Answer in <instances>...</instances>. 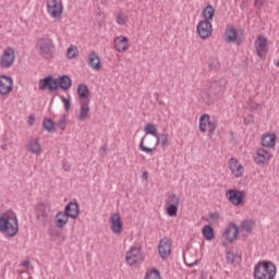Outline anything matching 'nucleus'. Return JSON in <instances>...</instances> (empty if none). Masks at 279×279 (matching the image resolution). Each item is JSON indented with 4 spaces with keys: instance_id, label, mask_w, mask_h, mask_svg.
Masks as SVG:
<instances>
[{
    "instance_id": "30",
    "label": "nucleus",
    "mask_w": 279,
    "mask_h": 279,
    "mask_svg": "<svg viewBox=\"0 0 279 279\" xmlns=\"http://www.w3.org/2000/svg\"><path fill=\"white\" fill-rule=\"evenodd\" d=\"M226 259L228 265H236V263H241V255L234 254L229 251L226 253Z\"/></svg>"
},
{
    "instance_id": "9",
    "label": "nucleus",
    "mask_w": 279,
    "mask_h": 279,
    "mask_svg": "<svg viewBox=\"0 0 279 279\" xmlns=\"http://www.w3.org/2000/svg\"><path fill=\"white\" fill-rule=\"evenodd\" d=\"M226 197L233 206H241L245 199V193L243 191L230 189L227 191Z\"/></svg>"
},
{
    "instance_id": "20",
    "label": "nucleus",
    "mask_w": 279,
    "mask_h": 279,
    "mask_svg": "<svg viewBox=\"0 0 279 279\" xmlns=\"http://www.w3.org/2000/svg\"><path fill=\"white\" fill-rule=\"evenodd\" d=\"M81 106L80 113L77 116L78 121H86L88 119V112H90V100H78Z\"/></svg>"
},
{
    "instance_id": "32",
    "label": "nucleus",
    "mask_w": 279,
    "mask_h": 279,
    "mask_svg": "<svg viewBox=\"0 0 279 279\" xmlns=\"http://www.w3.org/2000/svg\"><path fill=\"white\" fill-rule=\"evenodd\" d=\"M155 138H157L156 145H161V147H167V144L169 143V134L167 133H161L160 135L157 134Z\"/></svg>"
},
{
    "instance_id": "45",
    "label": "nucleus",
    "mask_w": 279,
    "mask_h": 279,
    "mask_svg": "<svg viewBox=\"0 0 279 279\" xmlns=\"http://www.w3.org/2000/svg\"><path fill=\"white\" fill-rule=\"evenodd\" d=\"M210 221H219V211H214L208 214Z\"/></svg>"
},
{
    "instance_id": "44",
    "label": "nucleus",
    "mask_w": 279,
    "mask_h": 279,
    "mask_svg": "<svg viewBox=\"0 0 279 279\" xmlns=\"http://www.w3.org/2000/svg\"><path fill=\"white\" fill-rule=\"evenodd\" d=\"M61 101L64 104L65 111L69 112L71 110V98L61 96Z\"/></svg>"
},
{
    "instance_id": "43",
    "label": "nucleus",
    "mask_w": 279,
    "mask_h": 279,
    "mask_svg": "<svg viewBox=\"0 0 279 279\" xmlns=\"http://www.w3.org/2000/svg\"><path fill=\"white\" fill-rule=\"evenodd\" d=\"M58 128H60V130L64 131L66 130V116H61L60 120L57 123Z\"/></svg>"
},
{
    "instance_id": "40",
    "label": "nucleus",
    "mask_w": 279,
    "mask_h": 279,
    "mask_svg": "<svg viewBox=\"0 0 279 279\" xmlns=\"http://www.w3.org/2000/svg\"><path fill=\"white\" fill-rule=\"evenodd\" d=\"M138 147L141 151H145V154H151V151H154V148L145 146V136L141 140Z\"/></svg>"
},
{
    "instance_id": "38",
    "label": "nucleus",
    "mask_w": 279,
    "mask_h": 279,
    "mask_svg": "<svg viewBox=\"0 0 279 279\" xmlns=\"http://www.w3.org/2000/svg\"><path fill=\"white\" fill-rule=\"evenodd\" d=\"M146 279H160V271H158L156 268H153L150 271L146 272Z\"/></svg>"
},
{
    "instance_id": "39",
    "label": "nucleus",
    "mask_w": 279,
    "mask_h": 279,
    "mask_svg": "<svg viewBox=\"0 0 279 279\" xmlns=\"http://www.w3.org/2000/svg\"><path fill=\"white\" fill-rule=\"evenodd\" d=\"M75 56H77V47L71 46L70 48H68V50H66V57H68L70 60H73V58H75Z\"/></svg>"
},
{
    "instance_id": "31",
    "label": "nucleus",
    "mask_w": 279,
    "mask_h": 279,
    "mask_svg": "<svg viewBox=\"0 0 279 279\" xmlns=\"http://www.w3.org/2000/svg\"><path fill=\"white\" fill-rule=\"evenodd\" d=\"M43 128L44 130H46V132H49L50 134L56 132V124L52 122L51 119L44 118Z\"/></svg>"
},
{
    "instance_id": "2",
    "label": "nucleus",
    "mask_w": 279,
    "mask_h": 279,
    "mask_svg": "<svg viewBox=\"0 0 279 279\" xmlns=\"http://www.w3.org/2000/svg\"><path fill=\"white\" fill-rule=\"evenodd\" d=\"M35 49L38 51L40 58H44V60H51L56 51V44H53V39H51L49 35H44L37 39Z\"/></svg>"
},
{
    "instance_id": "12",
    "label": "nucleus",
    "mask_w": 279,
    "mask_h": 279,
    "mask_svg": "<svg viewBox=\"0 0 279 279\" xmlns=\"http://www.w3.org/2000/svg\"><path fill=\"white\" fill-rule=\"evenodd\" d=\"M223 239H226L229 243H234L236 238L239 236V226L234 222H230L225 232L222 233Z\"/></svg>"
},
{
    "instance_id": "57",
    "label": "nucleus",
    "mask_w": 279,
    "mask_h": 279,
    "mask_svg": "<svg viewBox=\"0 0 279 279\" xmlns=\"http://www.w3.org/2000/svg\"><path fill=\"white\" fill-rule=\"evenodd\" d=\"M155 96L158 97V93H155Z\"/></svg>"
},
{
    "instance_id": "47",
    "label": "nucleus",
    "mask_w": 279,
    "mask_h": 279,
    "mask_svg": "<svg viewBox=\"0 0 279 279\" xmlns=\"http://www.w3.org/2000/svg\"><path fill=\"white\" fill-rule=\"evenodd\" d=\"M248 106H250V109L251 110H258V108H259V104L258 102H256V101H254V100H251L250 102H248Z\"/></svg>"
},
{
    "instance_id": "51",
    "label": "nucleus",
    "mask_w": 279,
    "mask_h": 279,
    "mask_svg": "<svg viewBox=\"0 0 279 279\" xmlns=\"http://www.w3.org/2000/svg\"><path fill=\"white\" fill-rule=\"evenodd\" d=\"M22 265H23V267H29V266L32 265V262H29V260H24V262L22 263Z\"/></svg>"
},
{
    "instance_id": "14",
    "label": "nucleus",
    "mask_w": 279,
    "mask_h": 279,
    "mask_svg": "<svg viewBox=\"0 0 279 279\" xmlns=\"http://www.w3.org/2000/svg\"><path fill=\"white\" fill-rule=\"evenodd\" d=\"M14 82L8 75L0 76V95H10Z\"/></svg>"
},
{
    "instance_id": "37",
    "label": "nucleus",
    "mask_w": 279,
    "mask_h": 279,
    "mask_svg": "<svg viewBox=\"0 0 279 279\" xmlns=\"http://www.w3.org/2000/svg\"><path fill=\"white\" fill-rule=\"evenodd\" d=\"M178 206L179 205H168L166 213L169 217H178Z\"/></svg>"
},
{
    "instance_id": "7",
    "label": "nucleus",
    "mask_w": 279,
    "mask_h": 279,
    "mask_svg": "<svg viewBox=\"0 0 279 279\" xmlns=\"http://www.w3.org/2000/svg\"><path fill=\"white\" fill-rule=\"evenodd\" d=\"M14 48L8 47L3 50V53L0 57V68L10 69L14 64L15 60Z\"/></svg>"
},
{
    "instance_id": "10",
    "label": "nucleus",
    "mask_w": 279,
    "mask_h": 279,
    "mask_svg": "<svg viewBox=\"0 0 279 279\" xmlns=\"http://www.w3.org/2000/svg\"><path fill=\"white\" fill-rule=\"evenodd\" d=\"M39 90H49L50 93H56V90H58V80L53 78L51 75L40 78Z\"/></svg>"
},
{
    "instance_id": "4",
    "label": "nucleus",
    "mask_w": 279,
    "mask_h": 279,
    "mask_svg": "<svg viewBox=\"0 0 279 279\" xmlns=\"http://www.w3.org/2000/svg\"><path fill=\"white\" fill-rule=\"evenodd\" d=\"M219 128V120L216 117H210L208 113H204L199 117V132L206 133L208 130V137L213 138L215 132Z\"/></svg>"
},
{
    "instance_id": "25",
    "label": "nucleus",
    "mask_w": 279,
    "mask_h": 279,
    "mask_svg": "<svg viewBox=\"0 0 279 279\" xmlns=\"http://www.w3.org/2000/svg\"><path fill=\"white\" fill-rule=\"evenodd\" d=\"M69 216L64 211H58L54 216L56 228H64L69 223Z\"/></svg>"
},
{
    "instance_id": "49",
    "label": "nucleus",
    "mask_w": 279,
    "mask_h": 279,
    "mask_svg": "<svg viewBox=\"0 0 279 279\" xmlns=\"http://www.w3.org/2000/svg\"><path fill=\"white\" fill-rule=\"evenodd\" d=\"M34 121H36V117L35 116H29L28 117V124L34 125Z\"/></svg>"
},
{
    "instance_id": "13",
    "label": "nucleus",
    "mask_w": 279,
    "mask_h": 279,
    "mask_svg": "<svg viewBox=\"0 0 279 279\" xmlns=\"http://www.w3.org/2000/svg\"><path fill=\"white\" fill-rule=\"evenodd\" d=\"M158 254L162 259L171 256V240H169V238H165L159 241Z\"/></svg>"
},
{
    "instance_id": "52",
    "label": "nucleus",
    "mask_w": 279,
    "mask_h": 279,
    "mask_svg": "<svg viewBox=\"0 0 279 279\" xmlns=\"http://www.w3.org/2000/svg\"><path fill=\"white\" fill-rule=\"evenodd\" d=\"M142 178H143L144 180H147V178H149V172L144 171L143 174H142Z\"/></svg>"
},
{
    "instance_id": "1",
    "label": "nucleus",
    "mask_w": 279,
    "mask_h": 279,
    "mask_svg": "<svg viewBox=\"0 0 279 279\" xmlns=\"http://www.w3.org/2000/svg\"><path fill=\"white\" fill-rule=\"evenodd\" d=\"M0 232L10 239L19 234V218L16 214H1L0 215Z\"/></svg>"
},
{
    "instance_id": "48",
    "label": "nucleus",
    "mask_w": 279,
    "mask_h": 279,
    "mask_svg": "<svg viewBox=\"0 0 279 279\" xmlns=\"http://www.w3.org/2000/svg\"><path fill=\"white\" fill-rule=\"evenodd\" d=\"M45 217H47V214H45V209L41 208V209H38L37 210V219H45Z\"/></svg>"
},
{
    "instance_id": "11",
    "label": "nucleus",
    "mask_w": 279,
    "mask_h": 279,
    "mask_svg": "<svg viewBox=\"0 0 279 279\" xmlns=\"http://www.w3.org/2000/svg\"><path fill=\"white\" fill-rule=\"evenodd\" d=\"M258 58L265 60L267 58V37L258 36L254 44Z\"/></svg>"
},
{
    "instance_id": "50",
    "label": "nucleus",
    "mask_w": 279,
    "mask_h": 279,
    "mask_svg": "<svg viewBox=\"0 0 279 279\" xmlns=\"http://www.w3.org/2000/svg\"><path fill=\"white\" fill-rule=\"evenodd\" d=\"M64 171H71V166L69 163H63Z\"/></svg>"
},
{
    "instance_id": "16",
    "label": "nucleus",
    "mask_w": 279,
    "mask_h": 279,
    "mask_svg": "<svg viewBox=\"0 0 279 279\" xmlns=\"http://www.w3.org/2000/svg\"><path fill=\"white\" fill-rule=\"evenodd\" d=\"M254 160L256 165H265V162H269V160H271V153L264 148H258L255 153Z\"/></svg>"
},
{
    "instance_id": "41",
    "label": "nucleus",
    "mask_w": 279,
    "mask_h": 279,
    "mask_svg": "<svg viewBox=\"0 0 279 279\" xmlns=\"http://www.w3.org/2000/svg\"><path fill=\"white\" fill-rule=\"evenodd\" d=\"M117 23L118 25H125V23H128V15H125V13H118Z\"/></svg>"
},
{
    "instance_id": "35",
    "label": "nucleus",
    "mask_w": 279,
    "mask_h": 279,
    "mask_svg": "<svg viewBox=\"0 0 279 279\" xmlns=\"http://www.w3.org/2000/svg\"><path fill=\"white\" fill-rule=\"evenodd\" d=\"M226 35L227 43H234V40H236V29H234V27L227 29Z\"/></svg>"
},
{
    "instance_id": "24",
    "label": "nucleus",
    "mask_w": 279,
    "mask_h": 279,
    "mask_svg": "<svg viewBox=\"0 0 279 279\" xmlns=\"http://www.w3.org/2000/svg\"><path fill=\"white\" fill-rule=\"evenodd\" d=\"M73 86V81L69 75H62L57 80V90L61 88V90H69Z\"/></svg>"
},
{
    "instance_id": "5",
    "label": "nucleus",
    "mask_w": 279,
    "mask_h": 279,
    "mask_svg": "<svg viewBox=\"0 0 279 279\" xmlns=\"http://www.w3.org/2000/svg\"><path fill=\"white\" fill-rule=\"evenodd\" d=\"M46 5L51 19H60L62 16V12H64L62 0H46Z\"/></svg>"
},
{
    "instance_id": "15",
    "label": "nucleus",
    "mask_w": 279,
    "mask_h": 279,
    "mask_svg": "<svg viewBox=\"0 0 279 279\" xmlns=\"http://www.w3.org/2000/svg\"><path fill=\"white\" fill-rule=\"evenodd\" d=\"M64 213L70 219H77L80 217V204L77 202H70L65 205Z\"/></svg>"
},
{
    "instance_id": "28",
    "label": "nucleus",
    "mask_w": 279,
    "mask_h": 279,
    "mask_svg": "<svg viewBox=\"0 0 279 279\" xmlns=\"http://www.w3.org/2000/svg\"><path fill=\"white\" fill-rule=\"evenodd\" d=\"M202 232L206 241H213L215 239V229L210 225L203 227Z\"/></svg>"
},
{
    "instance_id": "26",
    "label": "nucleus",
    "mask_w": 279,
    "mask_h": 279,
    "mask_svg": "<svg viewBox=\"0 0 279 279\" xmlns=\"http://www.w3.org/2000/svg\"><path fill=\"white\" fill-rule=\"evenodd\" d=\"M262 145L263 147H275L276 146V135L275 134H266L262 136Z\"/></svg>"
},
{
    "instance_id": "34",
    "label": "nucleus",
    "mask_w": 279,
    "mask_h": 279,
    "mask_svg": "<svg viewBox=\"0 0 279 279\" xmlns=\"http://www.w3.org/2000/svg\"><path fill=\"white\" fill-rule=\"evenodd\" d=\"M167 206H180V197L175 194H171L166 201Z\"/></svg>"
},
{
    "instance_id": "42",
    "label": "nucleus",
    "mask_w": 279,
    "mask_h": 279,
    "mask_svg": "<svg viewBox=\"0 0 279 279\" xmlns=\"http://www.w3.org/2000/svg\"><path fill=\"white\" fill-rule=\"evenodd\" d=\"M210 71H217L219 69V59H210L208 62Z\"/></svg>"
},
{
    "instance_id": "8",
    "label": "nucleus",
    "mask_w": 279,
    "mask_h": 279,
    "mask_svg": "<svg viewBox=\"0 0 279 279\" xmlns=\"http://www.w3.org/2000/svg\"><path fill=\"white\" fill-rule=\"evenodd\" d=\"M196 32L203 40L210 38V36H213V23L207 20L201 21L196 26Z\"/></svg>"
},
{
    "instance_id": "18",
    "label": "nucleus",
    "mask_w": 279,
    "mask_h": 279,
    "mask_svg": "<svg viewBox=\"0 0 279 279\" xmlns=\"http://www.w3.org/2000/svg\"><path fill=\"white\" fill-rule=\"evenodd\" d=\"M87 64L94 71L101 69V58L98 57L97 52L93 51L87 56Z\"/></svg>"
},
{
    "instance_id": "29",
    "label": "nucleus",
    "mask_w": 279,
    "mask_h": 279,
    "mask_svg": "<svg viewBox=\"0 0 279 279\" xmlns=\"http://www.w3.org/2000/svg\"><path fill=\"white\" fill-rule=\"evenodd\" d=\"M202 14L205 19L203 21H213L215 17V8L211 4H208L205 9H203Z\"/></svg>"
},
{
    "instance_id": "36",
    "label": "nucleus",
    "mask_w": 279,
    "mask_h": 279,
    "mask_svg": "<svg viewBox=\"0 0 279 279\" xmlns=\"http://www.w3.org/2000/svg\"><path fill=\"white\" fill-rule=\"evenodd\" d=\"M144 130H145L146 134H150L151 136H155V137L158 136V133L156 132L157 129L154 123L146 124Z\"/></svg>"
},
{
    "instance_id": "33",
    "label": "nucleus",
    "mask_w": 279,
    "mask_h": 279,
    "mask_svg": "<svg viewBox=\"0 0 279 279\" xmlns=\"http://www.w3.org/2000/svg\"><path fill=\"white\" fill-rule=\"evenodd\" d=\"M240 230L245 232H252L254 230V222L252 220H244L241 222Z\"/></svg>"
},
{
    "instance_id": "6",
    "label": "nucleus",
    "mask_w": 279,
    "mask_h": 279,
    "mask_svg": "<svg viewBox=\"0 0 279 279\" xmlns=\"http://www.w3.org/2000/svg\"><path fill=\"white\" fill-rule=\"evenodd\" d=\"M125 262L131 267L143 263V255L141 254V246H131L125 253Z\"/></svg>"
},
{
    "instance_id": "23",
    "label": "nucleus",
    "mask_w": 279,
    "mask_h": 279,
    "mask_svg": "<svg viewBox=\"0 0 279 279\" xmlns=\"http://www.w3.org/2000/svg\"><path fill=\"white\" fill-rule=\"evenodd\" d=\"M229 169L235 178L243 177L244 168H243V165H241V162H239V160H234V158H232L229 163Z\"/></svg>"
},
{
    "instance_id": "53",
    "label": "nucleus",
    "mask_w": 279,
    "mask_h": 279,
    "mask_svg": "<svg viewBox=\"0 0 279 279\" xmlns=\"http://www.w3.org/2000/svg\"><path fill=\"white\" fill-rule=\"evenodd\" d=\"M195 265H197V262L190 264L189 267H195Z\"/></svg>"
},
{
    "instance_id": "21",
    "label": "nucleus",
    "mask_w": 279,
    "mask_h": 279,
    "mask_svg": "<svg viewBox=\"0 0 279 279\" xmlns=\"http://www.w3.org/2000/svg\"><path fill=\"white\" fill-rule=\"evenodd\" d=\"M76 93L78 95V101H90V89H88V85L78 84Z\"/></svg>"
},
{
    "instance_id": "17",
    "label": "nucleus",
    "mask_w": 279,
    "mask_h": 279,
    "mask_svg": "<svg viewBox=\"0 0 279 279\" xmlns=\"http://www.w3.org/2000/svg\"><path fill=\"white\" fill-rule=\"evenodd\" d=\"M111 230L114 234H121V230H123V222H121V215L119 213H114L110 217Z\"/></svg>"
},
{
    "instance_id": "27",
    "label": "nucleus",
    "mask_w": 279,
    "mask_h": 279,
    "mask_svg": "<svg viewBox=\"0 0 279 279\" xmlns=\"http://www.w3.org/2000/svg\"><path fill=\"white\" fill-rule=\"evenodd\" d=\"M27 150L31 151V154H40V151H43L40 142H38V140H31L27 145Z\"/></svg>"
},
{
    "instance_id": "46",
    "label": "nucleus",
    "mask_w": 279,
    "mask_h": 279,
    "mask_svg": "<svg viewBox=\"0 0 279 279\" xmlns=\"http://www.w3.org/2000/svg\"><path fill=\"white\" fill-rule=\"evenodd\" d=\"M255 8H258V10H263V7L265 5V0H254Z\"/></svg>"
},
{
    "instance_id": "3",
    "label": "nucleus",
    "mask_w": 279,
    "mask_h": 279,
    "mask_svg": "<svg viewBox=\"0 0 279 279\" xmlns=\"http://www.w3.org/2000/svg\"><path fill=\"white\" fill-rule=\"evenodd\" d=\"M276 265L269 260L258 262L254 266V279H276Z\"/></svg>"
},
{
    "instance_id": "54",
    "label": "nucleus",
    "mask_w": 279,
    "mask_h": 279,
    "mask_svg": "<svg viewBox=\"0 0 279 279\" xmlns=\"http://www.w3.org/2000/svg\"><path fill=\"white\" fill-rule=\"evenodd\" d=\"M248 119H250L251 122H253L254 121V116H250Z\"/></svg>"
},
{
    "instance_id": "56",
    "label": "nucleus",
    "mask_w": 279,
    "mask_h": 279,
    "mask_svg": "<svg viewBox=\"0 0 279 279\" xmlns=\"http://www.w3.org/2000/svg\"><path fill=\"white\" fill-rule=\"evenodd\" d=\"M277 66H279V59H278V61H277Z\"/></svg>"
},
{
    "instance_id": "19",
    "label": "nucleus",
    "mask_w": 279,
    "mask_h": 279,
    "mask_svg": "<svg viewBox=\"0 0 279 279\" xmlns=\"http://www.w3.org/2000/svg\"><path fill=\"white\" fill-rule=\"evenodd\" d=\"M227 84L228 82L226 78H220L219 81L213 82L209 87L210 95H219V93H223Z\"/></svg>"
},
{
    "instance_id": "22",
    "label": "nucleus",
    "mask_w": 279,
    "mask_h": 279,
    "mask_svg": "<svg viewBox=\"0 0 279 279\" xmlns=\"http://www.w3.org/2000/svg\"><path fill=\"white\" fill-rule=\"evenodd\" d=\"M114 47L119 51V53H123V51H128L130 49V40L128 37H117L114 39Z\"/></svg>"
},
{
    "instance_id": "55",
    "label": "nucleus",
    "mask_w": 279,
    "mask_h": 279,
    "mask_svg": "<svg viewBox=\"0 0 279 279\" xmlns=\"http://www.w3.org/2000/svg\"><path fill=\"white\" fill-rule=\"evenodd\" d=\"M244 123H245V125H247V123H248V122H247V118L244 119Z\"/></svg>"
}]
</instances>
